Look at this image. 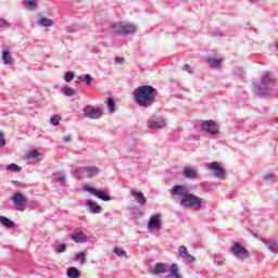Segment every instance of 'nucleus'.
<instances>
[{
  "label": "nucleus",
  "instance_id": "obj_7",
  "mask_svg": "<svg viewBox=\"0 0 278 278\" xmlns=\"http://www.w3.org/2000/svg\"><path fill=\"white\" fill-rule=\"evenodd\" d=\"M84 190L85 192H89L93 197H97V199H100L101 201H112V198L108 195L105 190H97V188L90 186H84Z\"/></svg>",
  "mask_w": 278,
  "mask_h": 278
},
{
  "label": "nucleus",
  "instance_id": "obj_44",
  "mask_svg": "<svg viewBox=\"0 0 278 278\" xmlns=\"http://www.w3.org/2000/svg\"><path fill=\"white\" fill-rule=\"evenodd\" d=\"M5 137L3 136V132H0V147H5Z\"/></svg>",
  "mask_w": 278,
  "mask_h": 278
},
{
  "label": "nucleus",
  "instance_id": "obj_25",
  "mask_svg": "<svg viewBox=\"0 0 278 278\" xmlns=\"http://www.w3.org/2000/svg\"><path fill=\"white\" fill-rule=\"evenodd\" d=\"M66 275L68 278H79L81 277V273L76 267H68L66 270Z\"/></svg>",
  "mask_w": 278,
  "mask_h": 278
},
{
  "label": "nucleus",
  "instance_id": "obj_39",
  "mask_svg": "<svg viewBox=\"0 0 278 278\" xmlns=\"http://www.w3.org/2000/svg\"><path fill=\"white\" fill-rule=\"evenodd\" d=\"M66 252V243H61L56 247L55 253H65Z\"/></svg>",
  "mask_w": 278,
  "mask_h": 278
},
{
  "label": "nucleus",
  "instance_id": "obj_14",
  "mask_svg": "<svg viewBox=\"0 0 278 278\" xmlns=\"http://www.w3.org/2000/svg\"><path fill=\"white\" fill-rule=\"evenodd\" d=\"M138 27L135 24L123 22L122 23V36H131L136 34Z\"/></svg>",
  "mask_w": 278,
  "mask_h": 278
},
{
  "label": "nucleus",
  "instance_id": "obj_13",
  "mask_svg": "<svg viewBox=\"0 0 278 278\" xmlns=\"http://www.w3.org/2000/svg\"><path fill=\"white\" fill-rule=\"evenodd\" d=\"M147 127H148V129L157 131V130L164 129L166 127V121L165 119H159V121L149 119L147 123Z\"/></svg>",
  "mask_w": 278,
  "mask_h": 278
},
{
  "label": "nucleus",
  "instance_id": "obj_8",
  "mask_svg": "<svg viewBox=\"0 0 278 278\" xmlns=\"http://www.w3.org/2000/svg\"><path fill=\"white\" fill-rule=\"evenodd\" d=\"M83 113L85 118H91L93 121H97L102 116L101 109H97L92 105H86L83 110Z\"/></svg>",
  "mask_w": 278,
  "mask_h": 278
},
{
  "label": "nucleus",
  "instance_id": "obj_40",
  "mask_svg": "<svg viewBox=\"0 0 278 278\" xmlns=\"http://www.w3.org/2000/svg\"><path fill=\"white\" fill-rule=\"evenodd\" d=\"M182 71H186L187 73H189V75H192V73H194V68L188 64H186L184 67H182Z\"/></svg>",
  "mask_w": 278,
  "mask_h": 278
},
{
  "label": "nucleus",
  "instance_id": "obj_34",
  "mask_svg": "<svg viewBox=\"0 0 278 278\" xmlns=\"http://www.w3.org/2000/svg\"><path fill=\"white\" fill-rule=\"evenodd\" d=\"M113 253H115V255H117V257H127V251H125L121 248H115L113 250Z\"/></svg>",
  "mask_w": 278,
  "mask_h": 278
},
{
  "label": "nucleus",
  "instance_id": "obj_35",
  "mask_svg": "<svg viewBox=\"0 0 278 278\" xmlns=\"http://www.w3.org/2000/svg\"><path fill=\"white\" fill-rule=\"evenodd\" d=\"M61 121H62L61 115H54L50 118V123H51V125H54V127H58V125H60Z\"/></svg>",
  "mask_w": 278,
  "mask_h": 278
},
{
  "label": "nucleus",
  "instance_id": "obj_27",
  "mask_svg": "<svg viewBox=\"0 0 278 278\" xmlns=\"http://www.w3.org/2000/svg\"><path fill=\"white\" fill-rule=\"evenodd\" d=\"M2 62L4 64H13L14 59L10 55V51L8 50L2 51Z\"/></svg>",
  "mask_w": 278,
  "mask_h": 278
},
{
  "label": "nucleus",
  "instance_id": "obj_31",
  "mask_svg": "<svg viewBox=\"0 0 278 278\" xmlns=\"http://www.w3.org/2000/svg\"><path fill=\"white\" fill-rule=\"evenodd\" d=\"M40 152L38 150H33L26 154V160H38Z\"/></svg>",
  "mask_w": 278,
  "mask_h": 278
},
{
  "label": "nucleus",
  "instance_id": "obj_46",
  "mask_svg": "<svg viewBox=\"0 0 278 278\" xmlns=\"http://www.w3.org/2000/svg\"><path fill=\"white\" fill-rule=\"evenodd\" d=\"M71 140H73V136L67 135L63 138V142H71Z\"/></svg>",
  "mask_w": 278,
  "mask_h": 278
},
{
  "label": "nucleus",
  "instance_id": "obj_11",
  "mask_svg": "<svg viewBox=\"0 0 278 278\" xmlns=\"http://www.w3.org/2000/svg\"><path fill=\"white\" fill-rule=\"evenodd\" d=\"M207 168L210 170H214V175L215 177H217L218 179H223V177H225V168H223L220 166V164L218 162H212L207 165Z\"/></svg>",
  "mask_w": 278,
  "mask_h": 278
},
{
  "label": "nucleus",
  "instance_id": "obj_45",
  "mask_svg": "<svg viewBox=\"0 0 278 278\" xmlns=\"http://www.w3.org/2000/svg\"><path fill=\"white\" fill-rule=\"evenodd\" d=\"M75 31H77V29H75L73 26L66 27V34H75Z\"/></svg>",
  "mask_w": 278,
  "mask_h": 278
},
{
  "label": "nucleus",
  "instance_id": "obj_6",
  "mask_svg": "<svg viewBox=\"0 0 278 278\" xmlns=\"http://www.w3.org/2000/svg\"><path fill=\"white\" fill-rule=\"evenodd\" d=\"M230 253L233 255V257H237V260H247L250 255L249 250L242 247L240 242L232 243Z\"/></svg>",
  "mask_w": 278,
  "mask_h": 278
},
{
  "label": "nucleus",
  "instance_id": "obj_28",
  "mask_svg": "<svg viewBox=\"0 0 278 278\" xmlns=\"http://www.w3.org/2000/svg\"><path fill=\"white\" fill-rule=\"evenodd\" d=\"M24 7H26L27 10L34 11L38 8V1H36V0H24Z\"/></svg>",
  "mask_w": 278,
  "mask_h": 278
},
{
  "label": "nucleus",
  "instance_id": "obj_36",
  "mask_svg": "<svg viewBox=\"0 0 278 278\" xmlns=\"http://www.w3.org/2000/svg\"><path fill=\"white\" fill-rule=\"evenodd\" d=\"M63 94H65V97H75V89L68 87V88H65L63 90Z\"/></svg>",
  "mask_w": 278,
  "mask_h": 278
},
{
  "label": "nucleus",
  "instance_id": "obj_20",
  "mask_svg": "<svg viewBox=\"0 0 278 278\" xmlns=\"http://www.w3.org/2000/svg\"><path fill=\"white\" fill-rule=\"evenodd\" d=\"M263 243L271 253H278V242L275 239H263Z\"/></svg>",
  "mask_w": 278,
  "mask_h": 278
},
{
  "label": "nucleus",
  "instance_id": "obj_37",
  "mask_svg": "<svg viewBox=\"0 0 278 278\" xmlns=\"http://www.w3.org/2000/svg\"><path fill=\"white\" fill-rule=\"evenodd\" d=\"M73 79H75V73L74 72H66L64 80L66 83H68V81H73Z\"/></svg>",
  "mask_w": 278,
  "mask_h": 278
},
{
  "label": "nucleus",
  "instance_id": "obj_47",
  "mask_svg": "<svg viewBox=\"0 0 278 278\" xmlns=\"http://www.w3.org/2000/svg\"><path fill=\"white\" fill-rule=\"evenodd\" d=\"M123 62H125V58H115L116 64H123Z\"/></svg>",
  "mask_w": 278,
  "mask_h": 278
},
{
  "label": "nucleus",
  "instance_id": "obj_1",
  "mask_svg": "<svg viewBox=\"0 0 278 278\" xmlns=\"http://www.w3.org/2000/svg\"><path fill=\"white\" fill-rule=\"evenodd\" d=\"M172 197H180V205L188 210L199 212L203 207V198L190 193V188L186 185H176L170 190Z\"/></svg>",
  "mask_w": 278,
  "mask_h": 278
},
{
  "label": "nucleus",
  "instance_id": "obj_23",
  "mask_svg": "<svg viewBox=\"0 0 278 278\" xmlns=\"http://www.w3.org/2000/svg\"><path fill=\"white\" fill-rule=\"evenodd\" d=\"M206 62L211 68H220L223 66V59L208 58Z\"/></svg>",
  "mask_w": 278,
  "mask_h": 278
},
{
  "label": "nucleus",
  "instance_id": "obj_16",
  "mask_svg": "<svg viewBox=\"0 0 278 278\" xmlns=\"http://www.w3.org/2000/svg\"><path fill=\"white\" fill-rule=\"evenodd\" d=\"M130 194L137 201L138 205H141V207H144V205H147V198L144 197V193H142V191L132 189L130 190Z\"/></svg>",
  "mask_w": 278,
  "mask_h": 278
},
{
  "label": "nucleus",
  "instance_id": "obj_9",
  "mask_svg": "<svg viewBox=\"0 0 278 278\" xmlns=\"http://www.w3.org/2000/svg\"><path fill=\"white\" fill-rule=\"evenodd\" d=\"M11 200L13 201V205H15L18 212H25V203H27V198H25L23 193L21 192L14 193Z\"/></svg>",
  "mask_w": 278,
  "mask_h": 278
},
{
  "label": "nucleus",
  "instance_id": "obj_5",
  "mask_svg": "<svg viewBox=\"0 0 278 278\" xmlns=\"http://www.w3.org/2000/svg\"><path fill=\"white\" fill-rule=\"evenodd\" d=\"M202 131L210 134L211 136H218L219 134V126L214 119H206L201 122L200 125Z\"/></svg>",
  "mask_w": 278,
  "mask_h": 278
},
{
  "label": "nucleus",
  "instance_id": "obj_24",
  "mask_svg": "<svg viewBox=\"0 0 278 278\" xmlns=\"http://www.w3.org/2000/svg\"><path fill=\"white\" fill-rule=\"evenodd\" d=\"M36 23L39 27H53V20L48 17H41Z\"/></svg>",
  "mask_w": 278,
  "mask_h": 278
},
{
  "label": "nucleus",
  "instance_id": "obj_42",
  "mask_svg": "<svg viewBox=\"0 0 278 278\" xmlns=\"http://www.w3.org/2000/svg\"><path fill=\"white\" fill-rule=\"evenodd\" d=\"M1 27H10V22H8L5 18H0V28Z\"/></svg>",
  "mask_w": 278,
  "mask_h": 278
},
{
  "label": "nucleus",
  "instance_id": "obj_30",
  "mask_svg": "<svg viewBox=\"0 0 278 278\" xmlns=\"http://www.w3.org/2000/svg\"><path fill=\"white\" fill-rule=\"evenodd\" d=\"M75 262H79V264H86V252H78L75 256Z\"/></svg>",
  "mask_w": 278,
  "mask_h": 278
},
{
  "label": "nucleus",
  "instance_id": "obj_19",
  "mask_svg": "<svg viewBox=\"0 0 278 278\" xmlns=\"http://www.w3.org/2000/svg\"><path fill=\"white\" fill-rule=\"evenodd\" d=\"M166 273H168V264L166 263H156L152 270V275H166Z\"/></svg>",
  "mask_w": 278,
  "mask_h": 278
},
{
  "label": "nucleus",
  "instance_id": "obj_29",
  "mask_svg": "<svg viewBox=\"0 0 278 278\" xmlns=\"http://www.w3.org/2000/svg\"><path fill=\"white\" fill-rule=\"evenodd\" d=\"M106 105L111 114H114V112H116V102H114V98H108Z\"/></svg>",
  "mask_w": 278,
  "mask_h": 278
},
{
  "label": "nucleus",
  "instance_id": "obj_15",
  "mask_svg": "<svg viewBox=\"0 0 278 278\" xmlns=\"http://www.w3.org/2000/svg\"><path fill=\"white\" fill-rule=\"evenodd\" d=\"M181 175L186 179H197V177H199V172L197 170V167L185 166Z\"/></svg>",
  "mask_w": 278,
  "mask_h": 278
},
{
  "label": "nucleus",
  "instance_id": "obj_4",
  "mask_svg": "<svg viewBox=\"0 0 278 278\" xmlns=\"http://www.w3.org/2000/svg\"><path fill=\"white\" fill-rule=\"evenodd\" d=\"M74 173L78 176V177H87V179H92L94 177H97V175H99V173H101V168H99L98 166H83V167H76Z\"/></svg>",
  "mask_w": 278,
  "mask_h": 278
},
{
  "label": "nucleus",
  "instance_id": "obj_48",
  "mask_svg": "<svg viewBox=\"0 0 278 278\" xmlns=\"http://www.w3.org/2000/svg\"><path fill=\"white\" fill-rule=\"evenodd\" d=\"M217 266H223V261H215Z\"/></svg>",
  "mask_w": 278,
  "mask_h": 278
},
{
  "label": "nucleus",
  "instance_id": "obj_26",
  "mask_svg": "<svg viewBox=\"0 0 278 278\" xmlns=\"http://www.w3.org/2000/svg\"><path fill=\"white\" fill-rule=\"evenodd\" d=\"M0 223L3 227H7V229L14 228V222H12V219H10L5 216H0Z\"/></svg>",
  "mask_w": 278,
  "mask_h": 278
},
{
  "label": "nucleus",
  "instance_id": "obj_43",
  "mask_svg": "<svg viewBox=\"0 0 278 278\" xmlns=\"http://www.w3.org/2000/svg\"><path fill=\"white\" fill-rule=\"evenodd\" d=\"M55 181H58V184H64L66 181V175H61L55 179Z\"/></svg>",
  "mask_w": 278,
  "mask_h": 278
},
{
  "label": "nucleus",
  "instance_id": "obj_18",
  "mask_svg": "<svg viewBox=\"0 0 278 278\" xmlns=\"http://www.w3.org/2000/svg\"><path fill=\"white\" fill-rule=\"evenodd\" d=\"M85 205L88 207L90 214H101V212H103V208L96 201L86 200Z\"/></svg>",
  "mask_w": 278,
  "mask_h": 278
},
{
  "label": "nucleus",
  "instance_id": "obj_17",
  "mask_svg": "<svg viewBox=\"0 0 278 278\" xmlns=\"http://www.w3.org/2000/svg\"><path fill=\"white\" fill-rule=\"evenodd\" d=\"M162 227V216L160 214H155L150 217L148 222V229H160Z\"/></svg>",
  "mask_w": 278,
  "mask_h": 278
},
{
  "label": "nucleus",
  "instance_id": "obj_3",
  "mask_svg": "<svg viewBox=\"0 0 278 278\" xmlns=\"http://www.w3.org/2000/svg\"><path fill=\"white\" fill-rule=\"evenodd\" d=\"M275 86H277L275 74L273 72H265L261 77V81L254 85L252 90L257 97H266V94L273 92Z\"/></svg>",
  "mask_w": 278,
  "mask_h": 278
},
{
  "label": "nucleus",
  "instance_id": "obj_32",
  "mask_svg": "<svg viewBox=\"0 0 278 278\" xmlns=\"http://www.w3.org/2000/svg\"><path fill=\"white\" fill-rule=\"evenodd\" d=\"M7 170H11V173H21L23 168L14 163L7 166Z\"/></svg>",
  "mask_w": 278,
  "mask_h": 278
},
{
  "label": "nucleus",
  "instance_id": "obj_21",
  "mask_svg": "<svg viewBox=\"0 0 278 278\" xmlns=\"http://www.w3.org/2000/svg\"><path fill=\"white\" fill-rule=\"evenodd\" d=\"M168 273L169 278H181V274H179V265H177V263H174L168 267Z\"/></svg>",
  "mask_w": 278,
  "mask_h": 278
},
{
  "label": "nucleus",
  "instance_id": "obj_33",
  "mask_svg": "<svg viewBox=\"0 0 278 278\" xmlns=\"http://www.w3.org/2000/svg\"><path fill=\"white\" fill-rule=\"evenodd\" d=\"M232 73L239 79H244V71H242L241 67H233Z\"/></svg>",
  "mask_w": 278,
  "mask_h": 278
},
{
  "label": "nucleus",
  "instance_id": "obj_12",
  "mask_svg": "<svg viewBox=\"0 0 278 278\" xmlns=\"http://www.w3.org/2000/svg\"><path fill=\"white\" fill-rule=\"evenodd\" d=\"M178 253L179 256L182 257V260H186L188 264H194V262H197V258L188 252V248L186 245H180L178 248Z\"/></svg>",
  "mask_w": 278,
  "mask_h": 278
},
{
  "label": "nucleus",
  "instance_id": "obj_2",
  "mask_svg": "<svg viewBox=\"0 0 278 278\" xmlns=\"http://www.w3.org/2000/svg\"><path fill=\"white\" fill-rule=\"evenodd\" d=\"M134 100L142 110H149L157 101V89L151 85L139 86L134 90Z\"/></svg>",
  "mask_w": 278,
  "mask_h": 278
},
{
  "label": "nucleus",
  "instance_id": "obj_51",
  "mask_svg": "<svg viewBox=\"0 0 278 278\" xmlns=\"http://www.w3.org/2000/svg\"><path fill=\"white\" fill-rule=\"evenodd\" d=\"M276 47L278 48V42L276 43Z\"/></svg>",
  "mask_w": 278,
  "mask_h": 278
},
{
  "label": "nucleus",
  "instance_id": "obj_22",
  "mask_svg": "<svg viewBox=\"0 0 278 278\" xmlns=\"http://www.w3.org/2000/svg\"><path fill=\"white\" fill-rule=\"evenodd\" d=\"M110 29L117 36H123V22H116L110 25Z\"/></svg>",
  "mask_w": 278,
  "mask_h": 278
},
{
  "label": "nucleus",
  "instance_id": "obj_49",
  "mask_svg": "<svg viewBox=\"0 0 278 278\" xmlns=\"http://www.w3.org/2000/svg\"><path fill=\"white\" fill-rule=\"evenodd\" d=\"M78 81H84V76H78Z\"/></svg>",
  "mask_w": 278,
  "mask_h": 278
},
{
  "label": "nucleus",
  "instance_id": "obj_41",
  "mask_svg": "<svg viewBox=\"0 0 278 278\" xmlns=\"http://www.w3.org/2000/svg\"><path fill=\"white\" fill-rule=\"evenodd\" d=\"M84 81H86L87 86H90L92 84V76H90V74H86L84 76Z\"/></svg>",
  "mask_w": 278,
  "mask_h": 278
},
{
  "label": "nucleus",
  "instance_id": "obj_10",
  "mask_svg": "<svg viewBox=\"0 0 278 278\" xmlns=\"http://www.w3.org/2000/svg\"><path fill=\"white\" fill-rule=\"evenodd\" d=\"M70 238L71 240H73V242H76L77 244H84L89 240L88 236L81 230H76L74 233H71Z\"/></svg>",
  "mask_w": 278,
  "mask_h": 278
},
{
  "label": "nucleus",
  "instance_id": "obj_38",
  "mask_svg": "<svg viewBox=\"0 0 278 278\" xmlns=\"http://www.w3.org/2000/svg\"><path fill=\"white\" fill-rule=\"evenodd\" d=\"M264 181H275V174L273 173H267L263 175Z\"/></svg>",
  "mask_w": 278,
  "mask_h": 278
},
{
  "label": "nucleus",
  "instance_id": "obj_50",
  "mask_svg": "<svg viewBox=\"0 0 278 278\" xmlns=\"http://www.w3.org/2000/svg\"><path fill=\"white\" fill-rule=\"evenodd\" d=\"M109 215H110V213H106V214H105V216H109Z\"/></svg>",
  "mask_w": 278,
  "mask_h": 278
}]
</instances>
